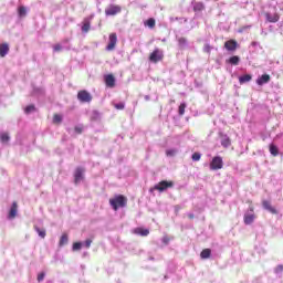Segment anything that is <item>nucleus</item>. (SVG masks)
Returning a JSON list of instances; mask_svg holds the SVG:
<instances>
[{"label": "nucleus", "instance_id": "1", "mask_svg": "<svg viewBox=\"0 0 283 283\" xmlns=\"http://www.w3.org/2000/svg\"><path fill=\"white\" fill-rule=\"evenodd\" d=\"M108 205L112 209L118 211V209H124L127 206V198L125 195H115L112 199H108Z\"/></svg>", "mask_w": 283, "mask_h": 283}, {"label": "nucleus", "instance_id": "2", "mask_svg": "<svg viewBox=\"0 0 283 283\" xmlns=\"http://www.w3.org/2000/svg\"><path fill=\"white\" fill-rule=\"evenodd\" d=\"M122 12V7L119 4H108L106 9H104V14L107 17H115Z\"/></svg>", "mask_w": 283, "mask_h": 283}, {"label": "nucleus", "instance_id": "3", "mask_svg": "<svg viewBox=\"0 0 283 283\" xmlns=\"http://www.w3.org/2000/svg\"><path fill=\"white\" fill-rule=\"evenodd\" d=\"M174 187V181L161 180L159 184H156L154 190L164 192Z\"/></svg>", "mask_w": 283, "mask_h": 283}, {"label": "nucleus", "instance_id": "4", "mask_svg": "<svg viewBox=\"0 0 283 283\" xmlns=\"http://www.w3.org/2000/svg\"><path fill=\"white\" fill-rule=\"evenodd\" d=\"M117 44H118V35L116 33H112L111 35H108V44L106 46V51L107 52L114 51Z\"/></svg>", "mask_w": 283, "mask_h": 283}, {"label": "nucleus", "instance_id": "5", "mask_svg": "<svg viewBox=\"0 0 283 283\" xmlns=\"http://www.w3.org/2000/svg\"><path fill=\"white\" fill-rule=\"evenodd\" d=\"M163 60H164L163 51H160V49L153 50V52L150 53V56H149V61L151 63H159Z\"/></svg>", "mask_w": 283, "mask_h": 283}, {"label": "nucleus", "instance_id": "6", "mask_svg": "<svg viewBox=\"0 0 283 283\" xmlns=\"http://www.w3.org/2000/svg\"><path fill=\"white\" fill-rule=\"evenodd\" d=\"M223 167V160L222 157L217 156L212 158V161H210V170L212 171H217L222 169Z\"/></svg>", "mask_w": 283, "mask_h": 283}, {"label": "nucleus", "instance_id": "7", "mask_svg": "<svg viewBox=\"0 0 283 283\" xmlns=\"http://www.w3.org/2000/svg\"><path fill=\"white\" fill-rule=\"evenodd\" d=\"M77 99L80 101V103H91L93 97L92 94L87 91H78L77 93Z\"/></svg>", "mask_w": 283, "mask_h": 283}, {"label": "nucleus", "instance_id": "8", "mask_svg": "<svg viewBox=\"0 0 283 283\" xmlns=\"http://www.w3.org/2000/svg\"><path fill=\"white\" fill-rule=\"evenodd\" d=\"M85 174V168L82 167H77L74 170V184L77 185L78 182H81L84 177L83 175Z\"/></svg>", "mask_w": 283, "mask_h": 283}, {"label": "nucleus", "instance_id": "9", "mask_svg": "<svg viewBox=\"0 0 283 283\" xmlns=\"http://www.w3.org/2000/svg\"><path fill=\"white\" fill-rule=\"evenodd\" d=\"M115 76L112 74H108L106 76H104V83L106 84L107 87L109 88H114L115 87Z\"/></svg>", "mask_w": 283, "mask_h": 283}, {"label": "nucleus", "instance_id": "10", "mask_svg": "<svg viewBox=\"0 0 283 283\" xmlns=\"http://www.w3.org/2000/svg\"><path fill=\"white\" fill-rule=\"evenodd\" d=\"M238 48V42L235 40H229L224 42V49H227L229 52H234Z\"/></svg>", "mask_w": 283, "mask_h": 283}, {"label": "nucleus", "instance_id": "11", "mask_svg": "<svg viewBox=\"0 0 283 283\" xmlns=\"http://www.w3.org/2000/svg\"><path fill=\"white\" fill-rule=\"evenodd\" d=\"M262 207H263V209L270 211V213H272V214H279V211L274 207H272L271 202L268 200L262 201Z\"/></svg>", "mask_w": 283, "mask_h": 283}, {"label": "nucleus", "instance_id": "12", "mask_svg": "<svg viewBox=\"0 0 283 283\" xmlns=\"http://www.w3.org/2000/svg\"><path fill=\"white\" fill-rule=\"evenodd\" d=\"M265 19L270 23H277L280 21V14L279 13L271 14L270 12H266Z\"/></svg>", "mask_w": 283, "mask_h": 283}, {"label": "nucleus", "instance_id": "13", "mask_svg": "<svg viewBox=\"0 0 283 283\" xmlns=\"http://www.w3.org/2000/svg\"><path fill=\"white\" fill-rule=\"evenodd\" d=\"M220 138H222V142H220V145H222L223 148H229L231 146V139L228 137V135H224L222 133H219Z\"/></svg>", "mask_w": 283, "mask_h": 283}, {"label": "nucleus", "instance_id": "14", "mask_svg": "<svg viewBox=\"0 0 283 283\" xmlns=\"http://www.w3.org/2000/svg\"><path fill=\"white\" fill-rule=\"evenodd\" d=\"M18 214V202H13L11 205L10 211H9V219L13 220L14 218H17Z\"/></svg>", "mask_w": 283, "mask_h": 283}, {"label": "nucleus", "instance_id": "15", "mask_svg": "<svg viewBox=\"0 0 283 283\" xmlns=\"http://www.w3.org/2000/svg\"><path fill=\"white\" fill-rule=\"evenodd\" d=\"M271 82V76L269 74H263L261 77L256 80L258 85H264L266 83Z\"/></svg>", "mask_w": 283, "mask_h": 283}, {"label": "nucleus", "instance_id": "16", "mask_svg": "<svg viewBox=\"0 0 283 283\" xmlns=\"http://www.w3.org/2000/svg\"><path fill=\"white\" fill-rule=\"evenodd\" d=\"M10 51L9 44L8 43H2L0 44V56L4 57L6 55H8Z\"/></svg>", "mask_w": 283, "mask_h": 283}, {"label": "nucleus", "instance_id": "17", "mask_svg": "<svg viewBox=\"0 0 283 283\" xmlns=\"http://www.w3.org/2000/svg\"><path fill=\"white\" fill-rule=\"evenodd\" d=\"M254 220H255V214L254 213L244 214V217H243V222L247 226L252 224L254 222Z\"/></svg>", "mask_w": 283, "mask_h": 283}, {"label": "nucleus", "instance_id": "18", "mask_svg": "<svg viewBox=\"0 0 283 283\" xmlns=\"http://www.w3.org/2000/svg\"><path fill=\"white\" fill-rule=\"evenodd\" d=\"M205 10V4L202 1L195 2L193 12H202Z\"/></svg>", "mask_w": 283, "mask_h": 283}, {"label": "nucleus", "instance_id": "19", "mask_svg": "<svg viewBox=\"0 0 283 283\" xmlns=\"http://www.w3.org/2000/svg\"><path fill=\"white\" fill-rule=\"evenodd\" d=\"M251 80H252V75H250V74L242 75L239 77V84H241V85L245 84L248 82H251Z\"/></svg>", "mask_w": 283, "mask_h": 283}, {"label": "nucleus", "instance_id": "20", "mask_svg": "<svg viewBox=\"0 0 283 283\" xmlns=\"http://www.w3.org/2000/svg\"><path fill=\"white\" fill-rule=\"evenodd\" d=\"M200 258L202 260H207V259L211 258V249H203V251L200 252Z\"/></svg>", "mask_w": 283, "mask_h": 283}, {"label": "nucleus", "instance_id": "21", "mask_svg": "<svg viewBox=\"0 0 283 283\" xmlns=\"http://www.w3.org/2000/svg\"><path fill=\"white\" fill-rule=\"evenodd\" d=\"M90 30H91V22L88 20H84L83 25H82V32L88 33Z\"/></svg>", "mask_w": 283, "mask_h": 283}, {"label": "nucleus", "instance_id": "22", "mask_svg": "<svg viewBox=\"0 0 283 283\" xmlns=\"http://www.w3.org/2000/svg\"><path fill=\"white\" fill-rule=\"evenodd\" d=\"M228 63L231 65H239L240 64V56H230Z\"/></svg>", "mask_w": 283, "mask_h": 283}, {"label": "nucleus", "instance_id": "23", "mask_svg": "<svg viewBox=\"0 0 283 283\" xmlns=\"http://www.w3.org/2000/svg\"><path fill=\"white\" fill-rule=\"evenodd\" d=\"M67 242H69L67 233H63L62 238H60L59 247H64L67 244Z\"/></svg>", "mask_w": 283, "mask_h": 283}, {"label": "nucleus", "instance_id": "24", "mask_svg": "<svg viewBox=\"0 0 283 283\" xmlns=\"http://www.w3.org/2000/svg\"><path fill=\"white\" fill-rule=\"evenodd\" d=\"M135 233L142 237H147L149 235V230L148 229H136Z\"/></svg>", "mask_w": 283, "mask_h": 283}, {"label": "nucleus", "instance_id": "25", "mask_svg": "<svg viewBox=\"0 0 283 283\" xmlns=\"http://www.w3.org/2000/svg\"><path fill=\"white\" fill-rule=\"evenodd\" d=\"M35 232L40 235L41 239L46 238V230L40 229L38 226L34 227Z\"/></svg>", "mask_w": 283, "mask_h": 283}, {"label": "nucleus", "instance_id": "26", "mask_svg": "<svg viewBox=\"0 0 283 283\" xmlns=\"http://www.w3.org/2000/svg\"><path fill=\"white\" fill-rule=\"evenodd\" d=\"M270 153L273 157L279 156V147H276L274 144L270 145Z\"/></svg>", "mask_w": 283, "mask_h": 283}, {"label": "nucleus", "instance_id": "27", "mask_svg": "<svg viewBox=\"0 0 283 283\" xmlns=\"http://www.w3.org/2000/svg\"><path fill=\"white\" fill-rule=\"evenodd\" d=\"M177 43L179 44L180 49H185L187 46V39L179 38V39H177Z\"/></svg>", "mask_w": 283, "mask_h": 283}, {"label": "nucleus", "instance_id": "28", "mask_svg": "<svg viewBox=\"0 0 283 283\" xmlns=\"http://www.w3.org/2000/svg\"><path fill=\"white\" fill-rule=\"evenodd\" d=\"M17 12L19 14V18H24L27 14V10L23 6L19 7V9H17Z\"/></svg>", "mask_w": 283, "mask_h": 283}, {"label": "nucleus", "instance_id": "29", "mask_svg": "<svg viewBox=\"0 0 283 283\" xmlns=\"http://www.w3.org/2000/svg\"><path fill=\"white\" fill-rule=\"evenodd\" d=\"M145 25H146V27H149V29H154L155 25H156L155 19H154V18H150L149 20H146Z\"/></svg>", "mask_w": 283, "mask_h": 283}, {"label": "nucleus", "instance_id": "30", "mask_svg": "<svg viewBox=\"0 0 283 283\" xmlns=\"http://www.w3.org/2000/svg\"><path fill=\"white\" fill-rule=\"evenodd\" d=\"M0 140H1L2 144L9 143V140H10L9 134L8 133H2L0 135Z\"/></svg>", "mask_w": 283, "mask_h": 283}, {"label": "nucleus", "instance_id": "31", "mask_svg": "<svg viewBox=\"0 0 283 283\" xmlns=\"http://www.w3.org/2000/svg\"><path fill=\"white\" fill-rule=\"evenodd\" d=\"M187 108V104L185 103H181L179 105V108H178V113H179V116H184L185 115V109Z\"/></svg>", "mask_w": 283, "mask_h": 283}, {"label": "nucleus", "instance_id": "32", "mask_svg": "<svg viewBox=\"0 0 283 283\" xmlns=\"http://www.w3.org/2000/svg\"><path fill=\"white\" fill-rule=\"evenodd\" d=\"M62 120H63V118H62L61 115H59V114H54V115H53V123H54V124H61Z\"/></svg>", "mask_w": 283, "mask_h": 283}, {"label": "nucleus", "instance_id": "33", "mask_svg": "<svg viewBox=\"0 0 283 283\" xmlns=\"http://www.w3.org/2000/svg\"><path fill=\"white\" fill-rule=\"evenodd\" d=\"M36 111V107H34V105H28L25 108H24V113L25 114H30L32 112H35Z\"/></svg>", "mask_w": 283, "mask_h": 283}, {"label": "nucleus", "instance_id": "34", "mask_svg": "<svg viewBox=\"0 0 283 283\" xmlns=\"http://www.w3.org/2000/svg\"><path fill=\"white\" fill-rule=\"evenodd\" d=\"M81 249H82V243L81 242H74L73 243V247H72L73 251H81Z\"/></svg>", "mask_w": 283, "mask_h": 283}, {"label": "nucleus", "instance_id": "35", "mask_svg": "<svg viewBox=\"0 0 283 283\" xmlns=\"http://www.w3.org/2000/svg\"><path fill=\"white\" fill-rule=\"evenodd\" d=\"M117 111H124L125 109V103L120 102L118 104L113 105Z\"/></svg>", "mask_w": 283, "mask_h": 283}, {"label": "nucleus", "instance_id": "36", "mask_svg": "<svg viewBox=\"0 0 283 283\" xmlns=\"http://www.w3.org/2000/svg\"><path fill=\"white\" fill-rule=\"evenodd\" d=\"M175 155H177V150H175V149L166 150L167 157H175Z\"/></svg>", "mask_w": 283, "mask_h": 283}, {"label": "nucleus", "instance_id": "37", "mask_svg": "<svg viewBox=\"0 0 283 283\" xmlns=\"http://www.w3.org/2000/svg\"><path fill=\"white\" fill-rule=\"evenodd\" d=\"M97 119H99V113H97L96 111H94V112H93V116L91 117V120H92V122H95V120H97Z\"/></svg>", "mask_w": 283, "mask_h": 283}, {"label": "nucleus", "instance_id": "38", "mask_svg": "<svg viewBox=\"0 0 283 283\" xmlns=\"http://www.w3.org/2000/svg\"><path fill=\"white\" fill-rule=\"evenodd\" d=\"M192 160H193V161H199V160H201V154L195 153V154L192 155Z\"/></svg>", "mask_w": 283, "mask_h": 283}, {"label": "nucleus", "instance_id": "39", "mask_svg": "<svg viewBox=\"0 0 283 283\" xmlns=\"http://www.w3.org/2000/svg\"><path fill=\"white\" fill-rule=\"evenodd\" d=\"M92 242H93V240H92V239H87V240H85V241H84V247H86V249H90V248H91V245H92Z\"/></svg>", "mask_w": 283, "mask_h": 283}, {"label": "nucleus", "instance_id": "40", "mask_svg": "<svg viewBox=\"0 0 283 283\" xmlns=\"http://www.w3.org/2000/svg\"><path fill=\"white\" fill-rule=\"evenodd\" d=\"M211 50H212V48H211V45H209V44H206L205 46H203V52H206V53H211Z\"/></svg>", "mask_w": 283, "mask_h": 283}, {"label": "nucleus", "instance_id": "41", "mask_svg": "<svg viewBox=\"0 0 283 283\" xmlns=\"http://www.w3.org/2000/svg\"><path fill=\"white\" fill-rule=\"evenodd\" d=\"M44 272H41L40 274H38V282L41 283L44 280Z\"/></svg>", "mask_w": 283, "mask_h": 283}, {"label": "nucleus", "instance_id": "42", "mask_svg": "<svg viewBox=\"0 0 283 283\" xmlns=\"http://www.w3.org/2000/svg\"><path fill=\"white\" fill-rule=\"evenodd\" d=\"M53 50H54V52H61L62 51V45L61 44H55L53 46Z\"/></svg>", "mask_w": 283, "mask_h": 283}, {"label": "nucleus", "instance_id": "43", "mask_svg": "<svg viewBox=\"0 0 283 283\" xmlns=\"http://www.w3.org/2000/svg\"><path fill=\"white\" fill-rule=\"evenodd\" d=\"M283 272V265H276L275 268V273L279 274V273H282Z\"/></svg>", "mask_w": 283, "mask_h": 283}, {"label": "nucleus", "instance_id": "44", "mask_svg": "<svg viewBox=\"0 0 283 283\" xmlns=\"http://www.w3.org/2000/svg\"><path fill=\"white\" fill-rule=\"evenodd\" d=\"M74 132L77 133V134H82L83 129H82V127L75 126Z\"/></svg>", "mask_w": 283, "mask_h": 283}, {"label": "nucleus", "instance_id": "45", "mask_svg": "<svg viewBox=\"0 0 283 283\" xmlns=\"http://www.w3.org/2000/svg\"><path fill=\"white\" fill-rule=\"evenodd\" d=\"M161 242H164L165 245H168V243L170 242L169 237H164V239L161 240Z\"/></svg>", "mask_w": 283, "mask_h": 283}, {"label": "nucleus", "instance_id": "46", "mask_svg": "<svg viewBox=\"0 0 283 283\" xmlns=\"http://www.w3.org/2000/svg\"><path fill=\"white\" fill-rule=\"evenodd\" d=\"M188 218H189L190 220H193V218H195L193 213H189V214H188Z\"/></svg>", "mask_w": 283, "mask_h": 283}, {"label": "nucleus", "instance_id": "47", "mask_svg": "<svg viewBox=\"0 0 283 283\" xmlns=\"http://www.w3.org/2000/svg\"><path fill=\"white\" fill-rule=\"evenodd\" d=\"M250 210H251V212H254V208L253 207H251Z\"/></svg>", "mask_w": 283, "mask_h": 283}]
</instances>
